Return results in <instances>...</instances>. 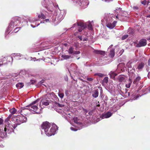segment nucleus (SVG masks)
I'll use <instances>...</instances> for the list:
<instances>
[{"label": "nucleus", "instance_id": "39448f33", "mask_svg": "<svg viewBox=\"0 0 150 150\" xmlns=\"http://www.w3.org/2000/svg\"><path fill=\"white\" fill-rule=\"evenodd\" d=\"M42 4L46 7L48 11H50V12H52L54 10V7H57L58 8V5L55 4L54 5L51 0H43L42 2Z\"/></svg>", "mask_w": 150, "mask_h": 150}, {"label": "nucleus", "instance_id": "f8f14e48", "mask_svg": "<svg viewBox=\"0 0 150 150\" xmlns=\"http://www.w3.org/2000/svg\"><path fill=\"white\" fill-rule=\"evenodd\" d=\"M73 120L74 122L78 125V129H80L82 127V124L81 122L77 117H74L73 118Z\"/></svg>", "mask_w": 150, "mask_h": 150}, {"label": "nucleus", "instance_id": "f03ea898", "mask_svg": "<svg viewBox=\"0 0 150 150\" xmlns=\"http://www.w3.org/2000/svg\"><path fill=\"white\" fill-rule=\"evenodd\" d=\"M57 14V19L56 20V16H53L51 17L50 16L49 19H46L42 22H41L40 23H45L46 22L54 23L55 25L58 24L64 18L65 13L64 10H59L58 11Z\"/></svg>", "mask_w": 150, "mask_h": 150}, {"label": "nucleus", "instance_id": "4be33fe9", "mask_svg": "<svg viewBox=\"0 0 150 150\" xmlns=\"http://www.w3.org/2000/svg\"><path fill=\"white\" fill-rule=\"evenodd\" d=\"M118 79L119 82H122L125 79L124 76L123 75H120L118 77Z\"/></svg>", "mask_w": 150, "mask_h": 150}, {"label": "nucleus", "instance_id": "6ab92c4d", "mask_svg": "<svg viewBox=\"0 0 150 150\" xmlns=\"http://www.w3.org/2000/svg\"><path fill=\"white\" fill-rule=\"evenodd\" d=\"M78 38H79L80 40L81 41H87L88 40V37H84V36H78Z\"/></svg>", "mask_w": 150, "mask_h": 150}, {"label": "nucleus", "instance_id": "680f3d73", "mask_svg": "<svg viewBox=\"0 0 150 150\" xmlns=\"http://www.w3.org/2000/svg\"><path fill=\"white\" fill-rule=\"evenodd\" d=\"M139 97L138 96H137L136 97L134 98L133 99V100H135L137 99V98H139Z\"/></svg>", "mask_w": 150, "mask_h": 150}, {"label": "nucleus", "instance_id": "f257e3e1", "mask_svg": "<svg viewBox=\"0 0 150 150\" xmlns=\"http://www.w3.org/2000/svg\"><path fill=\"white\" fill-rule=\"evenodd\" d=\"M51 127V124L47 122L43 123L41 126V133L44 131L45 134L48 136L54 135L57 130L58 129L57 126L55 124H53L51 127V133L48 132V130Z\"/></svg>", "mask_w": 150, "mask_h": 150}, {"label": "nucleus", "instance_id": "49530a36", "mask_svg": "<svg viewBox=\"0 0 150 150\" xmlns=\"http://www.w3.org/2000/svg\"><path fill=\"white\" fill-rule=\"evenodd\" d=\"M146 0H144L141 2V3L143 4L144 5H146Z\"/></svg>", "mask_w": 150, "mask_h": 150}, {"label": "nucleus", "instance_id": "a878e982", "mask_svg": "<svg viewBox=\"0 0 150 150\" xmlns=\"http://www.w3.org/2000/svg\"><path fill=\"white\" fill-rule=\"evenodd\" d=\"M94 52L96 54H99L101 55H103L105 54V52L100 50H96L94 51Z\"/></svg>", "mask_w": 150, "mask_h": 150}, {"label": "nucleus", "instance_id": "0eeeda50", "mask_svg": "<svg viewBox=\"0 0 150 150\" xmlns=\"http://www.w3.org/2000/svg\"><path fill=\"white\" fill-rule=\"evenodd\" d=\"M26 107H27L26 108H21V109L18 111L19 113H23L24 110H29L30 111H33L37 114H39L41 113L40 111L38 112L37 111L38 108L37 106L33 105H29ZM23 114L25 115L24 113H23Z\"/></svg>", "mask_w": 150, "mask_h": 150}, {"label": "nucleus", "instance_id": "7c9ffc66", "mask_svg": "<svg viewBox=\"0 0 150 150\" xmlns=\"http://www.w3.org/2000/svg\"><path fill=\"white\" fill-rule=\"evenodd\" d=\"M115 49H112L110 50V55L112 57H113L115 55Z\"/></svg>", "mask_w": 150, "mask_h": 150}, {"label": "nucleus", "instance_id": "e2e57ef3", "mask_svg": "<svg viewBox=\"0 0 150 150\" xmlns=\"http://www.w3.org/2000/svg\"><path fill=\"white\" fill-rule=\"evenodd\" d=\"M148 65H150V58L149 59V60L148 61Z\"/></svg>", "mask_w": 150, "mask_h": 150}, {"label": "nucleus", "instance_id": "a18cd8bd", "mask_svg": "<svg viewBox=\"0 0 150 150\" xmlns=\"http://www.w3.org/2000/svg\"><path fill=\"white\" fill-rule=\"evenodd\" d=\"M128 37V35H124L122 37V40H124L126 39Z\"/></svg>", "mask_w": 150, "mask_h": 150}, {"label": "nucleus", "instance_id": "9d476101", "mask_svg": "<svg viewBox=\"0 0 150 150\" xmlns=\"http://www.w3.org/2000/svg\"><path fill=\"white\" fill-rule=\"evenodd\" d=\"M115 17L113 14H107L105 15L104 20L106 22H112L113 20V18H115Z\"/></svg>", "mask_w": 150, "mask_h": 150}, {"label": "nucleus", "instance_id": "473e14b6", "mask_svg": "<svg viewBox=\"0 0 150 150\" xmlns=\"http://www.w3.org/2000/svg\"><path fill=\"white\" fill-rule=\"evenodd\" d=\"M109 75L110 77L112 79H114L115 77V76H116L117 75V74L113 72H111L109 74Z\"/></svg>", "mask_w": 150, "mask_h": 150}, {"label": "nucleus", "instance_id": "603ef678", "mask_svg": "<svg viewBox=\"0 0 150 150\" xmlns=\"http://www.w3.org/2000/svg\"><path fill=\"white\" fill-rule=\"evenodd\" d=\"M80 53V52L79 51H76L74 52V54H78Z\"/></svg>", "mask_w": 150, "mask_h": 150}, {"label": "nucleus", "instance_id": "b1692460", "mask_svg": "<svg viewBox=\"0 0 150 150\" xmlns=\"http://www.w3.org/2000/svg\"><path fill=\"white\" fill-rule=\"evenodd\" d=\"M71 56L66 55L65 54H62L61 55V57L64 59H68L70 58L71 57Z\"/></svg>", "mask_w": 150, "mask_h": 150}, {"label": "nucleus", "instance_id": "e433bc0d", "mask_svg": "<svg viewBox=\"0 0 150 150\" xmlns=\"http://www.w3.org/2000/svg\"><path fill=\"white\" fill-rule=\"evenodd\" d=\"M129 82L126 85V87L127 88H129L131 86V83H132V81L131 80V79H129Z\"/></svg>", "mask_w": 150, "mask_h": 150}, {"label": "nucleus", "instance_id": "412c9836", "mask_svg": "<svg viewBox=\"0 0 150 150\" xmlns=\"http://www.w3.org/2000/svg\"><path fill=\"white\" fill-rule=\"evenodd\" d=\"M77 66L75 64H72L70 67V70L71 71L75 72L77 69Z\"/></svg>", "mask_w": 150, "mask_h": 150}, {"label": "nucleus", "instance_id": "72a5a7b5", "mask_svg": "<svg viewBox=\"0 0 150 150\" xmlns=\"http://www.w3.org/2000/svg\"><path fill=\"white\" fill-rule=\"evenodd\" d=\"M144 66V64L142 63H139L137 66V68L138 69H141L143 68Z\"/></svg>", "mask_w": 150, "mask_h": 150}, {"label": "nucleus", "instance_id": "f3484780", "mask_svg": "<svg viewBox=\"0 0 150 150\" xmlns=\"http://www.w3.org/2000/svg\"><path fill=\"white\" fill-rule=\"evenodd\" d=\"M41 102L42 105L47 106L49 104L50 101L49 100L44 99L42 100Z\"/></svg>", "mask_w": 150, "mask_h": 150}, {"label": "nucleus", "instance_id": "09e8293b", "mask_svg": "<svg viewBox=\"0 0 150 150\" xmlns=\"http://www.w3.org/2000/svg\"><path fill=\"white\" fill-rule=\"evenodd\" d=\"M70 129L71 130L74 131H76L78 129H76V128L73 127H71Z\"/></svg>", "mask_w": 150, "mask_h": 150}, {"label": "nucleus", "instance_id": "f704fd0d", "mask_svg": "<svg viewBox=\"0 0 150 150\" xmlns=\"http://www.w3.org/2000/svg\"><path fill=\"white\" fill-rule=\"evenodd\" d=\"M68 52L70 54H73L74 52V48L72 47H70L68 50Z\"/></svg>", "mask_w": 150, "mask_h": 150}, {"label": "nucleus", "instance_id": "bf43d9fd", "mask_svg": "<svg viewBox=\"0 0 150 150\" xmlns=\"http://www.w3.org/2000/svg\"><path fill=\"white\" fill-rule=\"evenodd\" d=\"M3 122V120L1 118H0V125L2 124V123Z\"/></svg>", "mask_w": 150, "mask_h": 150}, {"label": "nucleus", "instance_id": "5701e85b", "mask_svg": "<svg viewBox=\"0 0 150 150\" xmlns=\"http://www.w3.org/2000/svg\"><path fill=\"white\" fill-rule=\"evenodd\" d=\"M93 24V21L91 22H88V23H87V25H88V28L89 29L91 30L92 29V24Z\"/></svg>", "mask_w": 150, "mask_h": 150}, {"label": "nucleus", "instance_id": "c85d7f7f", "mask_svg": "<svg viewBox=\"0 0 150 150\" xmlns=\"http://www.w3.org/2000/svg\"><path fill=\"white\" fill-rule=\"evenodd\" d=\"M9 111L11 114H14L16 112L17 110L15 108H13L10 109L9 110Z\"/></svg>", "mask_w": 150, "mask_h": 150}, {"label": "nucleus", "instance_id": "4d7b16f0", "mask_svg": "<svg viewBox=\"0 0 150 150\" xmlns=\"http://www.w3.org/2000/svg\"><path fill=\"white\" fill-rule=\"evenodd\" d=\"M44 82V80H42L39 83V84H42Z\"/></svg>", "mask_w": 150, "mask_h": 150}, {"label": "nucleus", "instance_id": "5fc2aeb1", "mask_svg": "<svg viewBox=\"0 0 150 150\" xmlns=\"http://www.w3.org/2000/svg\"><path fill=\"white\" fill-rule=\"evenodd\" d=\"M133 8L135 10L138 9V7L137 6H134Z\"/></svg>", "mask_w": 150, "mask_h": 150}, {"label": "nucleus", "instance_id": "ea45409f", "mask_svg": "<svg viewBox=\"0 0 150 150\" xmlns=\"http://www.w3.org/2000/svg\"><path fill=\"white\" fill-rule=\"evenodd\" d=\"M132 73H130L129 74V76L130 77L132 78H134L135 77V74L134 73H132Z\"/></svg>", "mask_w": 150, "mask_h": 150}, {"label": "nucleus", "instance_id": "9b49d317", "mask_svg": "<svg viewBox=\"0 0 150 150\" xmlns=\"http://www.w3.org/2000/svg\"><path fill=\"white\" fill-rule=\"evenodd\" d=\"M64 110L63 111H62L61 112H60L61 114L62 115V116L66 120H69V118L70 117L68 115H70V114L68 113V109H66L65 110L64 109Z\"/></svg>", "mask_w": 150, "mask_h": 150}, {"label": "nucleus", "instance_id": "3c124183", "mask_svg": "<svg viewBox=\"0 0 150 150\" xmlns=\"http://www.w3.org/2000/svg\"><path fill=\"white\" fill-rule=\"evenodd\" d=\"M19 28H16L14 30V32L16 33L18 32L19 30Z\"/></svg>", "mask_w": 150, "mask_h": 150}, {"label": "nucleus", "instance_id": "58836bf2", "mask_svg": "<svg viewBox=\"0 0 150 150\" xmlns=\"http://www.w3.org/2000/svg\"><path fill=\"white\" fill-rule=\"evenodd\" d=\"M1 129L0 128V141H1V139L2 138L6 136L3 135V132L1 131Z\"/></svg>", "mask_w": 150, "mask_h": 150}, {"label": "nucleus", "instance_id": "a19ab883", "mask_svg": "<svg viewBox=\"0 0 150 150\" xmlns=\"http://www.w3.org/2000/svg\"><path fill=\"white\" fill-rule=\"evenodd\" d=\"M108 82V78L106 77L104 78L103 80V82L104 83H107Z\"/></svg>", "mask_w": 150, "mask_h": 150}, {"label": "nucleus", "instance_id": "6e6552de", "mask_svg": "<svg viewBox=\"0 0 150 150\" xmlns=\"http://www.w3.org/2000/svg\"><path fill=\"white\" fill-rule=\"evenodd\" d=\"M77 26L78 27V31L80 32H81L86 27V25L83 22H78L77 24L76 23L74 24L73 26L70 28L71 29L74 28Z\"/></svg>", "mask_w": 150, "mask_h": 150}, {"label": "nucleus", "instance_id": "de8ad7c7", "mask_svg": "<svg viewBox=\"0 0 150 150\" xmlns=\"http://www.w3.org/2000/svg\"><path fill=\"white\" fill-rule=\"evenodd\" d=\"M141 79V78L140 76H138L135 79V81H138Z\"/></svg>", "mask_w": 150, "mask_h": 150}, {"label": "nucleus", "instance_id": "7ed1b4c3", "mask_svg": "<svg viewBox=\"0 0 150 150\" xmlns=\"http://www.w3.org/2000/svg\"><path fill=\"white\" fill-rule=\"evenodd\" d=\"M11 115H10L8 116V118L5 120L6 122V126L4 129V130L3 129H1V131L3 132V134L4 136H6L7 133L10 134L13 131V129H15L17 126V125L16 123H14L12 121L11 124L10 123V122L9 121V119L11 117Z\"/></svg>", "mask_w": 150, "mask_h": 150}, {"label": "nucleus", "instance_id": "338daca9", "mask_svg": "<svg viewBox=\"0 0 150 150\" xmlns=\"http://www.w3.org/2000/svg\"><path fill=\"white\" fill-rule=\"evenodd\" d=\"M51 128L49 129V130H48V133H49V132H50L51 133V132H50V131H51Z\"/></svg>", "mask_w": 150, "mask_h": 150}, {"label": "nucleus", "instance_id": "774afa93", "mask_svg": "<svg viewBox=\"0 0 150 150\" xmlns=\"http://www.w3.org/2000/svg\"><path fill=\"white\" fill-rule=\"evenodd\" d=\"M132 70H133L134 71H135V68H134V67H133V68Z\"/></svg>", "mask_w": 150, "mask_h": 150}, {"label": "nucleus", "instance_id": "2f4dec72", "mask_svg": "<svg viewBox=\"0 0 150 150\" xmlns=\"http://www.w3.org/2000/svg\"><path fill=\"white\" fill-rule=\"evenodd\" d=\"M2 74L3 76H4V77H2L4 79H6L7 78H8L9 76L7 74H6L5 72L2 73Z\"/></svg>", "mask_w": 150, "mask_h": 150}, {"label": "nucleus", "instance_id": "1a4fd4ad", "mask_svg": "<svg viewBox=\"0 0 150 150\" xmlns=\"http://www.w3.org/2000/svg\"><path fill=\"white\" fill-rule=\"evenodd\" d=\"M72 1L75 2L76 3H78L80 6L83 8H86L89 4V2L88 0H72Z\"/></svg>", "mask_w": 150, "mask_h": 150}, {"label": "nucleus", "instance_id": "4c0bfd02", "mask_svg": "<svg viewBox=\"0 0 150 150\" xmlns=\"http://www.w3.org/2000/svg\"><path fill=\"white\" fill-rule=\"evenodd\" d=\"M5 61H7V56L2 57V58L0 59V62H3Z\"/></svg>", "mask_w": 150, "mask_h": 150}, {"label": "nucleus", "instance_id": "2eb2a0df", "mask_svg": "<svg viewBox=\"0 0 150 150\" xmlns=\"http://www.w3.org/2000/svg\"><path fill=\"white\" fill-rule=\"evenodd\" d=\"M115 51L116 54L119 56L121 55L124 52V50L122 49H120L119 47L116 46L115 48Z\"/></svg>", "mask_w": 150, "mask_h": 150}, {"label": "nucleus", "instance_id": "6e6d98bb", "mask_svg": "<svg viewBox=\"0 0 150 150\" xmlns=\"http://www.w3.org/2000/svg\"><path fill=\"white\" fill-rule=\"evenodd\" d=\"M37 101V100H36L33 102L30 105H33L35 103H36Z\"/></svg>", "mask_w": 150, "mask_h": 150}, {"label": "nucleus", "instance_id": "8fccbe9b", "mask_svg": "<svg viewBox=\"0 0 150 150\" xmlns=\"http://www.w3.org/2000/svg\"><path fill=\"white\" fill-rule=\"evenodd\" d=\"M87 80L89 81H91L93 80V79L91 78H87Z\"/></svg>", "mask_w": 150, "mask_h": 150}, {"label": "nucleus", "instance_id": "69168bd1", "mask_svg": "<svg viewBox=\"0 0 150 150\" xmlns=\"http://www.w3.org/2000/svg\"><path fill=\"white\" fill-rule=\"evenodd\" d=\"M103 1H112L113 0H102Z\"/></svg>", "mask_w": 150, "mask_h": 150}, {"label": "nucleus", "instance_id": "c9c22d12", "mask_svg": "<svg viewBox=\"0 0 150 150\" xmlns=\"http://www.w3.org/2000/svg\"><path fill=\"white\" fill-rule=\"evenodd\" d=\"M38 17L39 18H43L44 19L45 18V16L44 14L42 13H41L40 14H38Z\"/></svg>", "mask_w": 150, "mask_h": 150}, {"label": "nucleus", "instance_id": "c756f323", "mask_svg": "<svg viewBox=\"0 0 150 150\" xmlns=\"http://www.w3.org/2000/svg\"><path fill=\"white\" fill-rule=\"evenodd\" d=\"M14 55L15 56L14 57L16 59H21V55L20 54H14Z\"/></svg>", "mask_w": 150, "mask_h": 150}, {"label": "nucleus", "instance_id": "0e129e2a", "mask_svg": "<svg viewBox=\"0 0 150 150\" xmlns=\"http://www.w3.org/2000/svg\"><path fill=\"white\" fill-rule=\"evenodd\" d=\"M148 78L150 79V71L148 73Z\"/></svg>", "mask_w": 150, "mask_h": 150}, {"label": "nucleus", "instance_id": "c03bdc74", "mask_svg": "<svg viewBox=\"0 0 150 150\" xmlns=\"http://www.w3.org/2000/svg\"><path fill=\"white\" fill-rule=\"evenodd\" d=\"M40 24V23H38L37 24H36V23H35V25H34L33 24H31V27H32L33 28H34L35 27H36L38 26V25H39Z\"/></svg>", "mask_w": 150, "mask_h": 150}, {"label": "nucleus", "instance_id": "ddd939ff", "mask_svg": "<svg viewBox=\"0 0 150 150\" xmlns=\"http://www.w3.org/2000/svg\"><path fill=\"white\" fill-rule=\"evenodd\" d=\"M146 45V40L145 39H142L140 40L137 44V47H140L145 46Z\"/></svg>", "mask_w": 150, "mask_h": 150}, {"label": "nucleus", "instance_id": "dca6fc26", "mask_svg": "<svg viewBox=\"0 0 150 150\" xmlns=\"http://www.w3.org/2000/svg\"><path fill=\"white\" fill-rule=\"evenodd\" d=\"M112 115V113L110 112H108L102 115L103 118H108L110 117Z\"/></svg>", "mask_w": 150, "mask_h": 150}, {"label": "nucleus", "instance_id": "864d4df0", "mask_svg": "<svg viewBox=\"0 0 150 150\" xmlns=\"http://www.w3.org/2000/svg\"><path fill=\"white\" fill-rule=\"evenodd\" d=\"M127 66L129 68H132L131 66L129 63H128L127 64Z\"/></svg>", "mask_w": 150, "mask_h": 150}, {"label": "nucleus", "instance_id": "79ce46f5", "mask_svg": "<svg viewBox=\"0 0 150 150\" xmlns=\"http://www.w3.org/2000/svg\"><path fill=\"white\" fill-rule=\"evenodd\" d=\"M58 96L61 98H62L64 96V94L62 93H58Z\"/></svg>", "mask_w": 150, "mask_h": 150}, {"label": "nucleus", "instance_id": "cd10ccee", "mask_svg": "<svg viewBox=\"0 0 150 150\" xmlns=\"http://www.w3.org/2000/svg\"><path fill=\"white\" fill-rule=\"evenodd\" d=\"M55 106H56L59 109L61 110V108H63L64 106V105L62 104H59L58 103H55Z\"/></svg>", "mask_w": 150, "mask_h": 150}, {"label": "nucleus", "instance_id": "13d9d810", "mask_svg": "<svg viewBox=\"0 0 150 150\" xmlns=\"http://www.w3.org/2000/svg\"><path fill=\"white\" fill-rule=\"evenodd\" d=\"M121 8H117V9H116V10H115V12H117V11H119L120 12V11ZM117 13H118V12H117Z\"/></svg>", "mask_w": 150, "mask_h": 150}, {"label": "nucleus", "instance_id": "4468645a", "mask_svg": "<svg viewBox=\"0 0 150 150\" xmlns=\"http://www.w3.org/2000/svg\"><path fill=\"white\" fill-rule=\"evenodd\" d=\"M111 22H108L106 23L107 27L110 29H112L115 27L117 23V21H115L112 23H111Z\"/></svg>", "mask_w": 150, "mask_h": 150}, {"label": "nucleus", "instance_id": "052dcab7", "mask_svg": "<svg viewBox=\"0 0 150 150\" xmlns=\"http://www.w3.org/2000/svg\"><path fill=\"white\" fill-rule=\"evenodd\" d=\"M88 34L87 32H85L84 33L83 35H85L86 37H87V35H88Z\"/></svg>", "mask_w": 150, "mask_h": 150}, {"label": "nucleus", "instance_id": "aec40b11", "mask_svg": "<svg viewBox=\"0 0 150 150\" xmlns=\"http://www.w3.org/2000/svg\"><path fill=\"white\" fill-rule=\"evenodd\" d=\"M28 20L30 22L33 23L34 22L38 21L39 19L33 18H28Z\"/></svg>", "mask_w": 150, "mask_h": 150}, {"label": "nucleus", "instance_id": "423d86ee", "mask_svg": "<svg viewBox=\"0 0 150 150\" xmlns=\"http://www.w3.org/2000/svg\"><path fill=\"white\" fill-rule=\"evenodd\" d=\"M23 20V18L18 17H16L13 18L11 23L8 26L9 30H11L12 29L14 26L18 25L19 24L21 23Z\"/></svg>", "mask_w": 150, "mask_h": 150}, {"label": "nucleus", "instance_id": "20e7f679", "mask_svg": "<svg viewBox=\"0 0 150 150\" xmlns=\"http://www.w3.org/2000/svg\"><path fill=\"white\" fill-rule=\"evenodd\" d=\"M27 120V118L22 114L17 116L13 115L12 117V121L17 125L25 122Z\"/></svg>", "mask_w": 150, "mask_h": 150}, {"label": "nucleus", "instance_id": "bb28decb", "mask_svg": "<svg viewBox=\"0 0 150 150\" xmlns=\"http://www.w3.org/2000/svg\"><path fill=\"white\" fill-rule=\"evenodd\" d=\"M13 61L12 57L11 56H7V63L8 62H12Z\"/></svg>", "mask_w": 150, "mask_h": 150}, {"label": "nucleus", "instance_id": "393cba45", "mask_svg": "<svg viewBox=\"0 0 150 150\" xmlns=\"http://www.w3.org/2000/svg\"><path fill=\"white\" fill-rule=\"evenodd\" d=\"M24 84L22 83H19L16 85V87L20 89L22 88L24 86Z\"/></svg>", "mask_w": 150, "mask_h": 150}, {"label": "nucleus", "instance_id": "37998d69", "mask_svg": "<svg viewBox=\"0 0 150 150\" xmlns=\"http://www.w3.org/2000/svg\"><path fill=\"white\" fill-rule=\"evenodd\" d=\"M95 75H98L100 77H102L104 76L103 74L101 73H97Z\"/></svg>", "mask_w": 150, "mask_h": 150}, {"label": "nucleus", "instance_id": "a211bd4d", "mask_svg": "<svg viewBox=\"0 0 150 150\" xmlns=\"http://www.w3.org/2000/svg\"><path fill=\"white\" fill-rule=\"evenodd\" d=\"M98 90L97 89L93 92L92 96L93 97L96 98L98 96Z\"/></svg>", "mask_w": 150, "mask_h": 150}]
</instances>
